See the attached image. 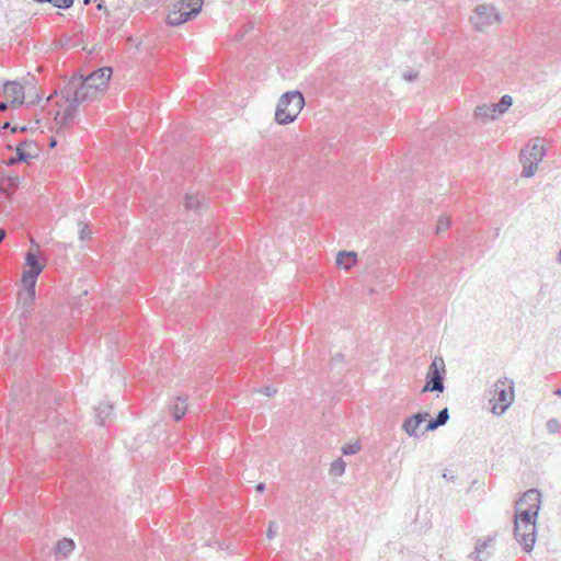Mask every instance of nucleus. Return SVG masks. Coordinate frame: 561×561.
<instances>
[{
	"instance_id": "nucleus-1",
	"label": "nucleus",
	"mask_w": 561,
	"mask_h": 561,
	"mask_svg": "<svg viewBox=\"0 0 561 561\" xmlns=\"http://www.w3.org/2000/svg\"><path fill=\"white\" fill-rule=\"evenodd\" d=\"M305 105V99L300 91H288L284 93L275 110V121L279 125L293 123Z\"/></svg>"
},
{
	"instance_id": "nucleus-2",
	"label": "nucleus",
	"mask_w": 561,
	"mask_h": 561,
	"mask_svg": "<svg viewBox=\"0 0 561 561\" xmlns=\"http://www.w3.org/2000/svg\"><path fill=\"white\" fill-rule=\"evenodd\" d=\"M35 250H28L25 254V265L27 270L23 272L22 275V284L26 290V294L30 298L35 297V286L37 282L38 275L44 270V264L38 259V245L33 243Z\"/></svg>"
},
{
	"instance_id": "nucleus-3",
	"label": "nucleus",
	"mask_w": 561,
	"mask_h": 561,
	"mask_svg": "<svg viewBox=\"0 0 561 561\" xmlns=\"http://www.w3.org/2000/svg\"><path fill=\"white\" fill-rule=\"evenodd\" d=\"M203 0H181L173 4L167 16V23L179 26L195 18L202 10Z\"/></svg>"
},
{
	"instance_id": "nucleus-4",
	"label": "nucleus",
	"mask_w": 561,
	"mask_h": 561,
	"mask_svg": "<svg viewBox=\"0 0 561 561\" xmlns=\"http://www.w3.org/2000/svg\"><path fill=\"white\" fill-rule=\"evenodd\" d=\"M490 402L493 403L492 412L503 414L512 404L514 399L513 381L507 378L499 379L493 386Z\"/></svg>"
},
{
	"instance_id": "nucleus-5",
	"label": "nucleus",
	"mask_w": 561,
	"mask_h": 561,
	"mask_svg": "<svg viewBox=\"0 0 561 561\" xmlns=\"http://www.w3.org/2000/svg\"><path fill=\"white\" fill-rule=\"evenodd\" d=\"M103 91L82 81L81 78L73 77L61 91V95L65 101H70V95H73L79 102L83 103L96 100Z\"/></svg>"
},
{
	"instance_id": "nucleus-6",
	"label": "nucleus",
	"mask_w": 561,
	"mask_h": 561,
	"mask_svg": "<svg viewBox=\"0 0 561 561\" xmlns=\"http://www.w3.org/2000/svg\"><path fill=\"white\" fill-rule=\"evenodd\" d=\"M501 22L502 18L496 8L486 3L477 5L473 15L470 16L473 28L482 33Z\"/></svg>"
},
{
	"instance_id": "nucleus-7",
	"label": "nucleus",
	"mask_w": 561,
	"mask_h": 561,
	"mask_svg": "<svg viewBox=\"0 0 561 561\" xmlns=\"http://www.w3.org/2000/svg\"><path fill=\"white\" fill-rule=\"evenodd\" d=\"M446 369L445 363L442 357H434L432 360L425 379V385L423 386L421 393L425 392H439L442 393L445 390V380Z\"/></svg>"
},
{
	"instance_id": "nucleus-8",
	"label": "nucleus",
	"mask_w": 561,
	"mask_h": 561,
	"mask_svg": "<svg viewBox=\"0 0 561 561\" xmlns=\"http://www.w3.org/2000/svg\"><path fill=\"white\" fill-rule=\"evenodd\" d=\"M536 523L514 522V537L526 552H530L536 542Z\"/></svg>"
},
{
	"instance_id": "nucleus-9",
	"label": "nucleus",
	"mask_w": 561,
	"mask_h": 561,
	"mask_svg": "<svg viewBox=\"0 0 561 561\" xmlns=\"http://www.w3.org/2000/svg\"><path fill=\"white\" fill-rule=\"evenodd\" d=\"M3 95L5 100L10 101L12 108H18L24 103V89L18 81H5Z\"/></svg>"
},
{
	"instance_id": "nucleus-10",
	"label": "nucleus",
	"mask_w": 561,
	"mask_h": 561,
	"mask_svg": "<svg viewBox=\"0 0 561 561\" xmlns=\"http://www.w3.org/2000/svg\"><path fill=\"white\" fill-rule=\"evenodd\" d=\"M528 156L533 158L531 162L526 165L523 170L522 175L525 178H531L535 175L538 164L542 161L546 156V151L542 145L535 142L529 149L526 150Z\"/></svg>"
},
{
	"instance_id": "nucleus-11",
	"label": "nucleus",
	"mask_w": 561,
	"mask_h": 561,
	"mask_svg": "<svg viewBox=\"0 0 561 561\" xmlns=\"http://www.w3.org/2000/svg\"><path fill=\"white\" fill-rule=\"evenodd\" d=\"M112 76L111 67L100 68L92 73H90L85 78H81L82 81L90 83L92 87H95L101 90H105L107 82Z\"/></svg>"
},
{
	"instance_id": "nucleus-12",
	"label": "nucleus",
	"mask_w": 561,
	"mask_h": 561,
	"mask_svg": "<svg viewBox=\"0 0 561 561\" xmlns=\"http://www.w3.org/2000/svg\"><path fill=\"white\" fill-rule=\"evenodd\" d=\"M428 416H430L428 412H425V411L416 412V413L412 414L410 417H408L407 420H404V422L402 424V430L404 431V433L408 436L417 437L416 430L424 421L427 420Z\"/></svg>"
},
{
	"instance_id": "nucleus-13",
	"label": "nucleus",
	"mask_w": 561,
	"mask_h": 561,
	"mask_svg": "<svg viewBox=\"0 0 561 561\" xmlns=\"http://www.w3.org/2000/svg\"><path fill=\"white\" fill-rule=\"evenodd\" d=\"M15 153L18 154V160L27 163L31 159L38 156L39 148L36 142L32 140H23L16 146Z\"/></svg>"
},
{
	"instance_id": "nucleus-14",
	"label": "nucleus",
	"mask_w": 561,
	"mask_h": 561,
	"mask_svg": "<svg viewBox=\"0 0 561 561\" xmlns=\"http://www.w3.org/2000/svg\"><path fill=\"white\" fill-rule=\"evenodd\" d=\"M539 510L534 507H526L523 506L519 507L518 503H516V513H515V520L514 522H520V523H536L537 516H538Z\"/></svg>"
},
{
	"instance_id": "nucleus-15",
	"label": "nucleus",
	"mask_w": 561,
	"mask_h": 561,
	"mask_svg": "<svg viewBox=\"0 0 561 561\" xmlns=\"http://www.w3.org/2000/svg\"><path fill=\"white\" fill-rule=\"evenodd\" d=\"M517 503H518L519 507L527 505L528 507H534V508L539 510L540 508V493L535 489L528 490L523 494V496L519 499V501Z\"/></svg>"
},
{
	"instance_id": "nucleus-16",
	"label": "nucleus",
	"mask_w": 561,
	"mask_h": 561,
	"mask_svg": "<svg viewBox=\"0 0 561 561\" xmlns=\"http://www.w3.org/2000/svg\"><path fill=\"white\" fill-rule=\"evenodd\" d=\"M357 261V254L353 251H340L336 255V264L345 270L351 268Z\"/></svg>"
},
{
	"instance_id": "nucleus-17",
	"label": "nucleus",
	"mask_w": 561,
	"mask_h": 561,
	"mask_svg": "<svg viewBox=\"0 0 561 561\" xmlns=\"http://www.w3.org/2000/svg\"><path fill=\"white\" fill-rule=\"evenodd\" d=\"M75 541L70 538L58 540L55 546V552L61 558H68L75 550Z\"/></svg>"
},
{
	"instance_id": "nucleus-18",
	"label": "nucleus",
	"mask_w": 561,
	"mask_h": 561,
	"mask_svg": "<svg viewBox=\"0 0 561 561\" xmlns=\"http://www.w3.org/2000/svg\"><path fill=\"white\" fill-rule=\"evenodd\" d=\"M496 115H497V113H496L493 104L492 105L483 104L481 106H478L474 111V116L484 122L495 119Z\"/></svg>"
},
{
	"instance_id": "nucleus-19",
	"label": "nucleus",
	"mask_w": 561,
	"mask_h": 561,
	"mask_svg": "<svg viewBox=\"0 0 561 561\" xmlns=\"http://www.w3.org/2000/svg\"><path fill=\"white\" fill-rule=\"evenodd\" d=\"M184 206L188 210H199L205 206L204 197L187 193L185 195Z\"/></svg>"
},
{
	"instance_id": "nucleus-20",
	"label": "nucleus",
	"mask_w": 561,
	"mask_h": 561,
	"mask_svg": "<svg viewBox=\"0 0 561 561\" xmlns=\"http://www.w3.org/2000/svg\"><path fill=\"white\" fill-rule=\"evenodd\" d=\"M186 409V398H178L175 404L172 408L173 419L175 421H180L185 415Z\"/></svg>"
},
{
	"instance_id": "nucleus-21",
	"label": "nucleus",
	"mask_w": 561,
	"mask_h": 561,
	"mask_svg": "<svg viewBox=\"0 0 561 561\" xmlns=\"http://www.w3.org/2000/svg\"><path fill=\"white\" fill-rule=\"evenodd\" d=\"M113 410V405L110 403H100L96 409V417L99 420V425H103L104 421L107 416H110Z\"/></svg>"
},
{
	"instance_id": "nucleus-22",
	"label": "nucleus",
	"mask_w": 561,
	"mask_h": 561,
	"mask_svg": "<svg viewBox=\"0 0 561 561\" xmlns=\"http://www.w3.org/2000/svg\"><path fill=\"white\" fill-rule=\"evenodd\" d=\"M513 104L511 95H503L496 104H493L497 114H504Z\"/></svg>"
},
{
	"instance_id": "nucleus-23",
	"label": "nucleus",
	"mask_w": 561,
	"mask_h": 561,
	"mask_svg": "<svg viewBox=\"0 0 561 561\" xmlns=\"http://www.w3.org/2000/svg\"><path fill=\"white\" fill-rule=\"evenodd\" d=\"M67 102L69 104L65 110L66 116H72L75 118L81 102H79L73 95H70V101Z\"/></svg>"
},
{
	"instance_id": "nucleus-24",
	"label": "nucleus",
	"mask_w": 561,
	"mask_h": 561,
	"mask_svg": "<svg viewBox=\"0 0 561 561\" xmlns=\"http://www.w3.org/2000/svg\"><path fill=\"white\" fill-rule=\"evenodd\" d=\"M345 462L340 458L332 462L330 471L334 476H342L345 471Z\"/></svg>"
},
{
	"instance_id": "nucleus-25",
	"label": "nucleus",
	"mask_w": 561,
	"mask_h": 561,
	"mask_svg": "<svg viewBox=\"0 0 561 561\" xmlns=\"http://www.w3.org/2000/svg\"><path fill=\"white\" fill-rule=\"evenodd\" d=\"M434 419L439 427L444 426L449 420V410L447 408L442 409Z\"/></svg>"
},
{
	"instance_id": "nucleus-26",
	"label": "nucleus",
	"mask_w": 561,
	"mask_h": 561,
	"mask_svg": "<svg viewBox=\"0 0 561 561\" xmlns=\"http://www.w3.org/2000/svg\"><path fill=\"white\" fill-rule=\"evenodd\" d=\"M449 225H450L449 218L447 216H440L437 219L436 233L444 232L445 230L448 229Z\"/></svg>"
},
{
	"instance_id": "nucleus-27",
	"label": "nucleus",
	"mask_w": 561,
	"mask_h": 561,
	"mask_svg": "<svg viewBox=\"0 0 561 561\" xmlns=\"http://www.w3.org/2000/svg\"><path fill=\"white\" fill-rule=\"evenodd\" d=\"M75 3V0H51L50 4L58 9H70Z\"/></svg>"
},
{
	"instance_id": "nucleus-28",
	"label": "nucleus",
	"mask_w": 561,
	"mask_h": 561,
	"mask_svg": "<svg viewBox=\"0 0 561 561\" xmlns=\"http://www.w3.org/2000/svg\"><path fill=\"white\" fill-rule=\"evenodd\" d=\"M546 428L550 434H557L560 431V423L557 419H550L546 423Z\"/></svg>"
},
{
	"instance_id": "nucleus-29",
	"label": "nucleus",
	"mask_w": 561,
	"mask_h": 561,
	"mask_svg": "<svg viewBox=\"0 0 561 561\" xmlns=\"http://www.w3.org/2000/svg\"><path fill=\"white\" fill-rule=\"evenodd\" d=\"M359 448L358 443H350L342 447V453L344 455H355Z\"/></svg>"
},
{
	"instance_id": "nucleus-30",
	"label": "nucleus",
	"mask_w": 561,
	"mask_h": 561,
	"mask_svg": "<svg viewBox=\"0 0 561 561\" xmlns=\"http://www.w3.org/2000/svg\"><path fill=\"white\" fill-rule=\"evenodd\" d=\"M277 535V524L276 522H270L268 528L266 531V537L272 540Z\"/></svg>"
},
{
	"instance_id": "nucleus-31",
	"label": "nucleus",
	"mask_w": 561,
	"mask_h": 561,
	"mask_svg": "<svg viewBox=\"0 0 561 561\" xmlns=\"http://www.w3.org/2000/svg\"><path fill=\"white\" fill-rule=\"evenodd\" d=\"M417 77V72L414 70H407L402 73V78L409 82L413 81Z\"/></svg>"
},
{
	"instance_id": "nucleus-32",
	"label": "nucleus",
	"mask_w": 561,
	"mask_h": 561,
	"mask_svg": "<svg viewBox=\"0 0 561 561\" xmlns=\"http://www.w3.org/2000/svg\"><path fill=\"white\" fill-rule=\"evenodd\" d=\"M533 158L528 156L527 151L522 150L520 152V162L523 164V170L526 168L529 162H531Z\"/></svg>"
},
{
	"instance_id": "nucleus-33",
	"label": "nucleus",
	"mask_w": 561,
	"mask_h": 561,
	"mask_svg": "<svg viewBox=\"0 0 561 561\" xmlns=\"http://www.w3.org/2000/svg\"><path fill=\"white\" fill-rule=\"evenodd\" d=\"M72 121H73V117L72 116H66V113L64 112V114L61 115L58 124L60 125V127H64V126L70 124Z\"/></svg>"
},
{
	"instance_id": "nucleus-34",
	"label": "nucleus",
	"mask_w": 561,
	"mask_h": 561,
	"mask_svg": "<svg viewBox=\"0 0 561 561\" xmlns=\"http://www.w3.org/2000/svg\"><path fill=\"white\" fill-rule=\"evenodd\" d=\"M439 427V425L436 423L435 419H432L427 422L426 426H425V432H433L435 430H437Z\"/></svg>"
},
{
	"instance_id": "nucleus-35",
	"label": "nucleus",
	"mask_w": 561,
	"mask_h": 561,
	"mask_svg": "<svg viewBox=\"0 0 561 561\" xmlns=\"http://www.w3.org/2000/svg\"><path fill=\"white\" fill-rule=\"evenodd\" d=\"M342 363H343V355L340 353L335 354L331 359V364L333 367H336Z\"/></svg>"
},
{
	"instance_id": "nucleus-36",
	"label": "nucleus",
	"mask_w": 561,
	"mask_h": 561,
	"mask_svg": "<svg viewBox=\"0 0 561 561\" xmlns=\"http://www.w3.org/2000/svg\"><path fill=\"white\" fill-rule=\"evenodd\" d=\"M260 391L266 397H271L276 393V389L270 386L263 387Z\"/></svg>"
},
{
	"instance_id": "nucleus-37",
	"label": "nucleus",
	"mask_w": 561,
	"mask_h": 561,
	"mask_svg": "<svg viewBox=\"0 0 561 561\" xmlns=\"http://www.w3.org/2000/svg\"><path fill=\"white\" fill-rule=\"evenodd\" d=\"M88 236H89V232H88V230H87V226L84 225V226L80 229V231H79V238H80V240H85V239L88 238Z\"/></svg>"
},
{
	"instance_id": "nucleus-38",
	"label": "nucleus",
	"mask_w": 561,
	"mask_h": 561,
	"mask_svg": "<svg viewBox=\"0 0 561 561\" xmlns=\"http://www.w3.org/2000/svg\"><path fill=\"white\" fill-rule=\"evenodd\" d=\"M265 489H266V485H265V483H263V482H260V483H257V484L255 485V491H256L257 493H263V492L265 491Z\"/></svg>"
},
{
	"instance_id": "nucleus-39",
	"label": "nucleus",
	"mask_w": 561,
	"mask_h": 561,
	"mask_svg": "<svg viewBox=\"0 0 561 561\" xmlns=\"http://www.w3.org/2000/svg\"><path fill=\"white\" fill-rule=\"evenodd\" d=\"M96 9L100 11H104L106 14H110V11L104 7L102 1L96 4Z\"/></svg>"
},
{
	"instance_id": "nucleus-40",
	"label": "nucleus",
	"mask_w": 561,
	"mask_h": 561,
	"mask_svg": "<svg viewBox=\"0 0 561 561\" xmlns=\"http://www.w3.org/2000/svg\"><path fill=\"white\" fill-rule=\"evenodd\" d=\"M18 162H21V161H20V160H18V154H16L15 157H11V158L8 160V162H7V163H8L9 165H13V164H15V163H18Z\"/></svg>"
},
{
	"instance_id": "nucleus-41",
	"label": "nucleus",
	"mask_w": 561,
	"mask_h": 561,
	"mask_svg": "<svg viewBox=\"0 0 561 561\" xmlns=\"http://www.w3.org/2000/svg\"><path fill=\"white\" fill-rule=\"evenodd\" d=\"M10 104V101H4L0 103V111H5Z\"/></svg>"
},
{
	"instance_id": "nucleus-42",
	"label": "nucleus",
	"mask_w": 561,
	"mask_h": 561,
	"mask_svg": "<svg viewBox=\"0 0 561 561\" xmlns=\"http://www.w3.org/2000/svg\"><path fill=\"white\" fill-rule=\"evenodd\" d=\"M26 129H27V128H26L25 126H22V127L14 126V127H12V128H11V131H12V133H16L18 130H20V131H24V130H26Z\"/></svg>"
},
{
	"instance_id": "nucleus-43",
	"label": "nucleus",
	"mask_w": 561,
	"mask_h": 561,
	"mask_svg": "<svg viewBox=\"0 0 561 561\" xmlns=\"http://www.w3.org/2000/svg\"><path fill=\"white\" fill-rule=\"evenodd\" d=\"M56 145H57V140L54 137H51L50 141H49V147L54 148Z\"/></svg>"
},
{
	"instance_id": "nucleus-44",
	"label": "nucleus",
	"mask_w": 561,
	"mask_h": 561,
	"mask_svg": "<svg viewBox=\"0 0 561 561\" xmlns=\"http://www.w3.org/2000/svg\"><path fill=\"white\" fill-rule=\"evenodd\" d=\"M36 3L43 4V3H50L51 0H33Z\"/></svg>"
},
{
	"instance_id": "nucleus-45",
	"label": "nucleus",
	"mask_w": 561,
	"mask_h": 561,
	"mask_svg": "<svg viewBox=\"0 0 561 561\" xmlns=\"http://www.w3.org/2000/svg\"><path fill=\"white\" fill-rule=\"evenodd\" d=\"M9 127H10V123H9V122H5V123H3V125L0 127V130H1V129H7V128H9Z\"/></svg>"
},
{
	"instance_id": "nucleus-46",
	"label": "nucleus",
	"mask_w": 561,
	"mask_h": 561,
	"mask_svg": "<svg viewBox=\"0 0 561 561\" xmlns=\"http://www.w3.org/2000/svg\"><path fill=\"white\" fill-rule=\"evenodd\" d=\"M556 396H559L561 397V388H558L557 390H554L553 392Z\"/></svg>"
},
{
	"instance_id": "nucleus-47",
	"label": "nucleus",
	"mask_w": 561,
	"mask_h": 561,
	"mask_svg": "<svg viewBox=\"0 0 561 561\" xmlns=\"http://www.w3.org/2000/svg\"><path fill=\"white\" fill-rule=\"evenodd\" d=\"M558 262L561 264V248H560L559 255H558Z\"/></svg>"
},
{
	"instance_id": "nucleus-48",
	"label": "nucleus",
	"mask_w": 561,
	"mask_h": 561,
	"mask_svg": "<svg viewBox=\"0 0 561 561\" xmlns=\"http://www.w3.org/2000/svg\"><path fill=\"white\" fill-rule=\"evenodd\" d=\"M91 1H92V0H83V4H84V5H88V4H90V3H91Z\"/></svg>"
},
{
	"instance_id": "nucleus-49",
	"label": "nucleus",
	"mask_w": 561,
	"mask_h": 561,
	"mask_svg": "<svg viewBox=\"0 0 561 561\" xmlns=\"http://www.w3.org/2000/svg\"><path fill=\"white\" fill-rule=\"evenodd\" d=\"M477 552H478V556L481 553V547L480 546H477Z\"/></svg>"
},
{
	"instance_id": "nucleus-50",
	"label": "nucleus",
	"mask_w": 561,
	"mask_h": 561,
	"mask_svg": "<svg viewBox=\"0 0 561 561\" xmlns=\"http://www.w3.org/2000/svg\"><path fill=\"white\" fill-rule=\"evenodd\" d=\"M488 545H489L488 542H483L482 547L488 548Z\"/></svg>"
},
{
	"instance_id": "nucleus-51",
	"label": "nucleus",
	"mask_w": 561,
	"mask_h": 561,
	"mask_svg": "<svg viewBox=\"0 0 561 561\" xmlns=\"http://www.w3.org/2000/svg\"><path fill=\"white\" fill-rule=\"evenodd\" d=\"M443 477H444L445 479H447V478H449V474L444 473V474H443Z\"/></svg>"
},
{
	"instance_id": "nucleus-52",
	"label": "nucleus",
	"mask_w": 561,
	"mask_h": 561,
	"mask_svg": "<svg viewBox=\"0 0 561 561\" xmlns=\"http://www.w3.org/2000/svg\"><path fill=\"white\" fill-rule=\"evenodd\" d=\"M443 477H444L445 479H447V478H449V474L444 473V474H443Z\"/></svg>"
}]
</instances>
